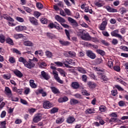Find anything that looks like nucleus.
<instances>
[{
    "instance_id": "nucleus-16",
    "label": "nucleus",
    "mask_w": 128,
    "mask_h": 128,
    "mask_svg": "<svg viewBox=\"0 0 128 128\" xmlns=\"http://www.w3.org/2000/svg\"><path fill=\"white\" fill-rule=\"evenodd\" d=\"M29 20L31 22V24H34V26H38V20L34 18V17H29Z\"/></svg>"
},
{
    "instance_id": "nucleus-28",
    "label": "nucleus",
    "mask_w": 128,
    "mask_h": 128,
    "mask_svg": "<svg viewBox=\"0 0 128 128\" xmlns=\"http://www.w3.org/2000/svg\"><path fill=\"white\" fill-rule=\"evenodd\" d=\"M30 84L32 88H36V84H35L34 80H30Z\"/></svg>"
},
{
    "instance_id": "nucleus-45",
    "label": "nucleus",
    "mask_w": 128,
    "mask_h": 128,
    "mask_svg": "<svg viewBox=\"0 0 128 128\" xmlns=\"http://www.w3.org/2000/svg\"><path fill=\"white\" fill-rule=\"evenodd\" d=\"M16 20L17 22H24V18L20 16H16Z\"/></svg>"
},
{
    "instance_id": "nucleus-19",
    "label": "nucleus",
    "mask_w": 128,
    "mask_h": 128,
    "mask_svg": "<svg viewBox=\"0 0 128 128\" xmlns=\"http://www.w3.org/2000/svg\"><path fill=\"white\" fill-rule=\"evenodd\" d=\"M77 70L79 72L80 74H86V70H84L82 67H76V68Z\"/></svg>"
},
{
    "instance_id": "nucleus-38",
    "label": "nucleus",
    "mask_w": 128,
    "mask_h": 128,
    "mask_svg": "<svg viewBox=\"0 0 128 128\" xmlns=\"http://www.w3.org/2000/svg\"><path fill=\"white\" fill-rule=\"evenodd\" d=\"M64 122V119L62 117L56 120V124H62Z\"/></svg>"
},
{
    "instance_id": "nucleus-62",
    "label": "nucleus",
    "mask_w": 128,
    "mask_h": 128,
    "mask_svg": "<svg viewBox=\"0 0 128 128\" xmlns=\"http://www.w3.org/2000/svg\"><path fill=\"white\" fill-rule=\"evenodd\" d=\"M54 64H55L57 66H64L62 62H54Z\"/></svg>"
},
{
    "instance_id": "nucleus-32",
    "label": "nucleus",
    "mask_w": 128,
    "mask_h": 128,
    "mask_svg": "<svg viewBox=\"0 0 128 128\" xmlns=\"http://www.w3.org/2000/svg\"><path fill=\"white\" fill-rule=\"evenodd\" d=\"M99 110L102 112H104L106 110V108L104 105H101L99 106Z\"/></svg>"
},
{
    "instance_id": "nucleus-15",
    "label": "nucleus",
    "mask_w": 128,
    "mask_h": 128,
    "mask_svg": "<svg viewBox=\"0 0 128 128\" xmlns=\"http://www.w3.org/2000/svg\"><path fill=\"white\" fill-rule=\"evenodd\" d=\"M104 8L106 9V10H108V12H118V10L116 9L112 8L110 7V6H105Z\"/></svg>"
},
{
    "instance_id": "nucleus-60",
    "label": "nucleus",
    "mask_w": 128,
    "mask_h": 128,
    "mask_svg": "<svg viewBox=\"0 0 128 128\" xmlns=\"http://www.w3.org/2000/svg\"><path fill=\"white\" fill-rule=\"evenodd\" d=\"M36 6H37L38 8H39L40 10H42V8H44V6H42V4L40 2H38L36 4Z\"/></svg>"
},
{
    "instance_id": "nucleus-37",
    "label": "nucleus",
    "mask_w": 128,
    "mask_h": 128,
    "mask_svg": "<svg viewBox=\"0 0 128 128\" xmlns=\"http://www.w3.org/2000/svg\"><path fill=\"white\" fill-rule=\"evenodd\" d=\"M80 102L77 100L72 98L70 100V104H76Z\"/></svg>"
},
{
    "instance_id": "nucleus-58",
    "label": "nucleus",
    "mask_w": 128,
    "mask_h": 128,
    "mask_svg": "<svg viewBox=\"0 0 128 128\" xmlns=\"http://www.w3.org/2000/svg\"><path fill=\"white\" fill-rule=\"evenodd\" d=\"M120 50H124V52H128V48L126 46H122L120 47Z\"/></svg>"
},
{
    "instance_id": "nucleus-11",
    "label": "nucleus",
    "mask_w": 128,
    "mask_h": 128,
    "mask_svg": "<svg viewBox=\"0 0 128 128\" xmlns=\"http://www.w3.org/2000/svg\"><path fill=\"white\" fill-rule=\"evenodd\" d=\"M52 103H50L48 101H45L43 103L44 108L48 109V108H52Z\"/></svg>"
},
{
    "instance_id": "nucleus-2",
    "label": "nucleus",
    "mask_w": 128,
    "mask_h": 128,
    "mask_svg": "<svg viewBox=\"0 0 128 128\" xmlns=\"http://www.w3.org/2000/svg\"><path fill=\"white\" fill-rule=\"evenodd\" d=\"M54 18L55 20H57V22L60 24L63 28H70V26L64 24V22H66V20H64V18L60 17V16L58 15H56L54 16Z\"/></svg>"
},
{
    "instance_id": "nucleus-48",
    "label": "nucleus",
    "mask_w": 128,
    "mask_h": 128,
    "mask_svg": "<svg viewBox=\"0 0 128 128\" xmlns=\"http://www.w3.org/2000/svg\"><path fill=\"white\" fill-rule=\"evenodd\" d=\"M68 54L71 58H75L76 56V52L72 51L68 52Z\"/></svg>"
},
{
    "instance_id": "nucleus-63",
    "label": "nucleus",
    "mask_w": 128,
    "mask_h": 128,
    "mask_svg": "<svg viewBox=\"0 0 128 128\" xmlns=\"http://www.w3.org/2000/svg\"><path fill=\"white\" fill-rule=\"evenodd\" d=\"M60 14L62 16H66V14L64 11L62 10V9H60Z\"/></svg>"
},
{
    "instance_id": "nucleus-25",
    "label": "nucleus",
    "mask_w": 128,
    "mask_h": 128,
    "mask_svg": "<svg viewBox=\"0 0 128 128\" xmlns=\"http://www.w3.org/2000/svg\"><path fill=\"white\" fill-rule=\"evenodd\" d=\"M59 42H60V44H62V46H70V42H69L68 41H64L63 40H60L59 41Z\"/></svg>"
},
{
    "instance_id": "nucleus-30",
    "label": "nucleus",
    "mask_w": 128,
    "mask_h": 128,
    "mask_svg": "<svg viewBox=\"0 0 128 128\" xmlns=\"http://www.w3.org/2000/svg\"><path fill=\"white\" fill-rule=\"evenodd\" d=\"M115 80L118 82H120V84H123V86H126V82L122 80V79L116 77L115 78Z\"/></svg>"
},
{
    "instance_id": "nucleus-27",
    "label": "nucleus",
    "mask_w": 128,
    "mask_h": 128,
    "mask_svg": "<svg viewBox=\"0 0 128 128\" xmlns=\"http://www.w3.org/2000/svg\"><path fill=\"white\" fill-rule=\"evenodd\" d=\"M14 38H15V40H18V38H24V35H22V34H14Z\"/></svg>"
},
{
    "instance_id": "nucleus-40",
    "label": "nucleus",
    "mask_w": 128,
    "mask_h": 128,
    "mask_svg": "<svg viewBox=\"0 0 128 128\" xmlns=\"http://www.w3.org/2000/svg\"><path fill=\"white\" fill-rule=\"evenodd\" d=\"M6 42L7 44H11V46H14V41L12 40L10 38H7L6 39Z\"/></svg>"
},
{
    "instance_id": "nucleus-14",
    "label": "nucleus",
    "mask_w": 128,
    "mask_h": 128,
    "mask_svg": "<svg viewBox=\"0 0 128 128\" xmlns=\"http://www.w3.org/2000/svg\"><path fill=\"white\" fill-rule=\"evenodd\" d=\"M64 64H70L71 66L76 65V62H74V60L70 58H66L65 60V62H64Z\"/></svg>"
},
{
    "instance_id": "nucleus-59",
    "label": "nucleus",
    "mask_w": 128,
    "mask_h": 128,
    "mask_svg": "<svg viewBox=\"0 0 128 128\" xmlns=\"http://www.w3.org/2000/svg\"><path fill=\"white\" fill-rule=\"evenodd\" d=\"M126 28H121L120 30V32L122 34H124L126 32Z\"/></svg>"
},
{
    "instance_id": "nucleus-17",
    "label": "nucleus",
    "mask_w": 128,
    "mask_h": 128,
    "mask_svg": "<svg viewBox=\"0 0 128 128\" xmlns=\"http://www.w3.org/2000/svg\"><path fill=\"white\" fill-rule=\"evenodd\" d=\"M23 44L26 46H34V43L30 40H25L24 41Z\"/></svg>"
},
{
    "instance_id": "nucleus-42",
    "label": "nucleus",
    "mask_w": 128,
    "mask_h": 128,
    "mask_svg": "<svg viewBox=\"0 0 128 128\" xmlns=\"http://www.w3.org/2000/svg\"><path fill=\"white\" fill-rule=\"evenodd\" d=\"M4 18H5V20H6L8 22H14V18H12V17L10 16H5L4 17Z\"/></svg>"
},
{
    "instance_id": "nucleus-54",
    "label": "nucleus",
    "mask_w": 128,
    "mask_h": 128,
    "mask_svg": "<svg viewBox=\"0 0 128 128\" xmlns=\"http://www.w3.org/2000/svg\"><path fill=\"white\" fill-rule=\"evenodd\" d=\"M9 62L10 64H14L16 62V59L14 57H10Z\"/></svg>"
},
{
    "instance_id": "nucleus-41",
    "label": "nucleus",
    "mask_w": 128,
    "mask_h": 128,
    "mask_svg": "<svg viewBox=\"0 0 128 128\" xmlns=\"http://www.w3.org/2000/svg\"><path fill=\"white\" fill-rule=\"evenodd\" d=\"M55 25H54V28H56V30H62V26H60V24H58V23L56 22H54Z\"/></svg>"
},
{
    "instance_id": "nucleus-13",
    "label": "nucleus",
    "mask_w": 128,
    "mask_h": 128,
    "mask_svg": "<svg viewBox=\"0 0 128 128\" xmlns=\"http://www.w3.org/2000/svg\"><path fill=\"white\" fill-rule=\"evenodd\" d=\"M26 30V26H18L15 28V30L16 32H22V30Z\"/></svg>"
},
{
    "instance_id": "nucleus-21",
    "label": "nucleus",
    "mask_w": 128,
    "mask_h": 128,
    "mask_svg": "<svg viewBox=\"0 0 128 128\" xmlns=\"http://www.w3.org/2000/svg\"><path fill=\"white\" fill-rule=\"evenodd\" d=\"M88 86L90 88H95L96 86V84L92 82H88Z\"/></svg>"
},
{
    "instance_id": "nucleus-44",
    "label": "nucleus",
    "mask_w": 128,
    "mask_h": 128,
    "mask_svg": "<svg viewBox=\"0 0 128 128\" xmlns=\"http://www.w3.org/2000/svg\"><path fill=\"white\" fill-rule=\"evenodd\" d=\"M5 41L6 37L4 36L2 34H0V42H1L2 44H4Z\"/></svg>"
},
{
    "instance_id": "nucleus-52",
    "label": "nucleus",
    "mask_w": 128,
    "mask_h": 128,
    "mask_svg": "<svg viewBox=\"0 0 128 128\" xmlns=\"http://www.w3.org/2000/svg\"><path fill=\"white\" fill-rule=\"evenodd\" d=\"M96 52L98 54H100L101 56H104L106 53L104 52V51L100 50H96Z\"/></svg>"
},
{
    "instance_id": "nucleus-39",
    "label": "nucleus",
    "mask_w": 128,
    "mask_h": 128,
    "mask_svg": "<svg viewBox=\"0 0 128 128\" xmlns=\"http://www.w3.org/2000/svg\"><path fill=\"white\" fill-rule=\"evenodd\" d=\"M2 78H4V80H10L12 78V76H10V74H4L2 76Z\"/></svg>"
},
{
    "instance_id": "nucleus-46",
    "label": "nucleus",
    "mask_w": 128,
    "mask_h": 128,
    "mask_svg": "<svg viewBox=\"0 0 128 128\" xmlns=\"http://www.w3.org/2000/svg\"><path fill=\"white\" fill-rule=\"evenodd\" d=\"M6 121L0 122V128H6Z\"/></svg>"
},
{
    "instance_id": "nucleus-24",
    "label": "nucleus",
    "mask_w": 128,
    "mask_h": 128,
    "mask_svg": "<svg viewBox=\"0 0 128 128\" xmlns=\"http://www.w3.org/2000/svg\"><path fill=\"white\" fill-rule=\"evenodd\" d=\"M76 120V119L73 116H70L68 117L66 120V122L68 124H72L74 121Z\"/></svg>"
},
{
    "instance_id": "nucleus-29",
    "label": "nucleus",
    "mask_w": 128,
    "mask_h": 128,
    "mask_svg": "<svg viewBox=\"0 0 128 128\" xmlns=\"http://www.w3.org/2000/svg\"><path fill=\"white\" fill-rule=\"evenodd\" d=\"M68 98L66 96L61 98L58 99L59 102H68Z\"/></svg>"
},
{
    "instance_id": "nucleus-1",
    "label": "nucleus",
    "mask_w": 128,
    "mask_h": 128,
    "mask_svg": "<svg viewBox=\"0 0 128 128\" xmlns=\"http://www.w3.org/2000/svg\"><path fill=\"white\" fill-rule=\"evenodd\" d=\"M50 68H51V70H53L52 74L54 76V78L56 80V82H59V84H64V81L60 80V78L58 77V72L56 70V68L54 66V64L52 63L50 64Z\"/></svg>"
},
{
    "instance_id": "nucleus-12",
    "label": "nucleus",
    "mask_w": 128,
    "mask_h": 128,
    "mask_svg": "<svg viewBox=\"0 0 128 128\" xmlns=\"http://www.w3.org/2000/svg\"><path fill=\"white\" fill-rule=\"evenodd\" d=\"M81 38L84 40H91L90 36L88 33L83 34L81 36Z\"/></svg>"
},
{
    "instance_id": "nucleus-36",
    "label": "nucleus",
    "mask_w": 128,
    "mask_h": 128,
    "mask_svg": "<svg viewBox=\"0 0 128 128\" xmlns=\"http://www.w3.org/2000/svg\"><path fill=\"white\" fill-rule=\"evenodd\" d=\"M18 60L20 62H22L24 65L25 64L26 62V60L23 57L19 58Z\"/></svg>"
},
{
    "instance_id": "nucleus-5",
    "label": "nucleus",
    "mask_w": 128,
    "mask_h": 128,
    "mask_svg": "<svg viewBox=\"0 0 128 128\" xmlns=\"http://www.w3.org/2000/svg\"><path fill=\"white\" fill-rule=\"evenodd\" d=\"M86 54L88 58H90L92 60H94L96 58V54L92 52V51L88 50L86 52Z\"/></svg>"
},
{
    "instance_id": "nucleus-53",
    "label": "nucleus",
    "mask_w": 128,
    "mask_h": 128,
    "mask_svg": "<svg viewBox=\"0 0 128 128\" xmlns=\"http://www.w3.org/2000/svg\"><path fill=\"white\" fill-rule=\"evenodd\" d=\"M74 96L76 98H78L79 100H80V99L82 98V95H80V94L78 93L74 94Z\"/></svg>"
},
{
    "instance_id": "nucleus-61",
    "label": "nucleus",
    "mask_w": 128,
    "mask_h": 128,
    "mask_svg": "<svg viewBox=\"0 0 128 128\" xmlns=\"http://www.w3.org/2000/svg\"><path fill=\"white\" fill-rule=\"evenodd\" d=\"M23 8L26 12H32V10L30 8H29L26 7L24 6H23Z\"/></svg>"
},
{
    "instance_id": "nucleus-23",
    "label": "nucleus",
    "mask_w": 128,
    "mask_h": 128,
    "mask_svg": "<svg viewBox=\"0 0 128 128\" xmlns=\"http://www.w3.org/2000/svg\"><path fill=\"white\" fill-rule=\"evenodd\" d=\"M41 74L44 78L45 80H48V78H50V76H48V73L44 71H42L41 72Z\"/></svg>"
},
{
    "instance_id": "nucleus-18",
    "label": "nucleus",
    "mask_w": 128,
    "mask_h": 128,
    "mask_svg": "<svg viewBox=\"0 0 128 128\" xmlns=\"http://www.w3.org/2000/svg\"><path fill=\"white\" fill-rule=\"evenodd\" d=\"M14 74H16V76H18V78H22V72H20V71L18 70H14Z\"/></svg>"
},
{
    "instance_id": "nucleus-55",
    "label": "nucleus",
    "mask_w": 128,
    "mask_h": 128,
    "mask_svg": "<svg viewBox=\"0 0 128 128\" xmlns=\"http://www.w3.org/2000/svg\"><path fill=\"white\" fill-rule=\"evenodd\" d=\"M82 94H83V96H90V94L88 93V91L86 90H82Z\"/></svg>"
},
{
    "instance_id": "nucleus-51",
    "label": "nucleus",
    "mask_w": 128,
    "mask_h": 128,
    "mask_svg": "<svg viewBox=\"0 0 128 128\" xmlns=\"http://www.w3.org/2000/svg\"><path fill=\"white\" fill-rule=\"evenodd\" d=\"M40 20L42 24H48V19H46V18H42Z\"/></svg>"
},
{
    "instance_id": "nucleus-49",
    "label": "nucleus",
    "mask_w": 128,
    "mask_h": 128,
    "mask_svg": "<svg viewBox=\"0 0 128 128\" xmlns=\"http://www.w3.org/2000/svg\"><path fill=\"white\" fill-rule=\"evenodd\" d=\"M58 70L62 76H66V72L62 68H58Z\"/></svg>"
},
{
    "instance_id": "nucleus-43",
    "label": "nucleus",
    "mask_w": 128,
    "mask_h": 128,
    "mask_svg": "<svg viewBox=\"0 0 128 128\" xmlns=\"http://www.w3.org/2000/svg\"><path fill=\"white\" fill-rule=\"evenodd\" d=\"M128 12V10L124 8H122L120 9V14L122 15L126 14Z\"/></svg>"
},
{
    "instance_id": "nucleus-64",
    "label": "nucleus",
    "mask_w": 128,
    "mask_h": 128,
    "mask_svg": "<svg viewBox=\"0 0 128 128\" xmlns=\"http://www.w3.org/2000/svg\"><path fill=\"white\" fill-rule=\"evenodd\" d=\"M47 36H48V38H55L56 36H54V35L52 34L48 33Z\"/></svg>"
},
{
    "instance_id": "nucleus-50",
    "label": "nucleus",
    "mask_w": 128,
    "mask_h": 128,
    "mask_svg": "<svg viewBox=\"0 0 128 128\" xmlns=\"http://www.w3.org/2000/svg\"><path fill=\"white\" fill-rule=\"evenodd\" d=\"M41 14H42L38 12H35L34 13V16H35V18H40V16Z\"/></svg>"
},
{
    "instance_id": "nucleus-26",
    "label": "nucleus",
    "mask_w": 128,
    "mask_h": 128,
    "mask_svg": "<svg viewBox=\"0 0 128 128\" xmlns=\"http://www.w3.org/2000/svg\"><path fill=\"white\" fill-rule=\"evenodd\" d=\"M50 88H51L52 91L54 94H60V90H58V89L56 88L54 86H51L50 87Z\"/></svg>"
},
{
    "instance_id": "nucleus-57",
    "label": "nucleus",
    "mask_w": 128,
    "mask_h": 128,
    "mask_svg": "<svg viewBox=\"0 0 128 128\" xmlns=\"http://www.w3.org/2000/svg\"><path fill=\"white\" fill-rule=\"evenodd\" d=\"M114 70H116V72H120V68L118 66H115L114 67Z\"/></svg>"
},
{
    "instance_id": "nucleus-35",
    "label": "nucleus",
    "mask_w": 128,
    "mask_h": 128,
    "mask_svg": "<svg viewBox=\"0 0 128 128\" xmlns=\"http://www.w3.org/2000/svg\"><path fill=\"white\" fill-rule=\"evenodd\" d=\"M85 112L86 114H94V108H88L86 110Z\"/></svg>"
},
{
    "instance_id": "nucleus-8",
    "label": "nucleus",
    "mask_w": 128,
    "mask_h": 128,
    "mask_svg": "<svg viewBox=\"0 0 128 128\" xmlns=\"http://www.w3.org/2000/svg\"><path fill=\"white\" fill-rule=\"evenodd\" d=\"M107 25H108V22H106V20H104L98 26V28L99 30H104L106 28Z\"/></svg>"
},
{
    "instance_id": "nucleus-34",
    "label": "nucleus",
    "mask_w": 128,
    "mask_h": 128,
    "mask_svg": "<svg viewBox=\"0 0 128 128\" xmlns=\"http://www.w3.org/2000/svg\"><path fill=\"white\" fill-rule=\"evenodd\" d=\"M114 62V60H112V59H110L108 62V66L110 68H112L114 66V62Z\"/></svg>"
},
{
    "instance_id": "nucleus-3",
    "label": "nucleus",
    "mask_w": 128,
    "mask_h": 128,
    "mask_svg": "<svg viewBox=\"0 0 128 128\" xmlns=\"http://www.w3.org/2000/svg\"><path fill=\"white\" fill-rule=\"evenodd\" d=\"M120 30H114L111 32V36H115V38H118L121 42H122V40H124V37L118 34Z\"/></svg>"
},
{
    "instance_id": "nucleus-4",
    "label": "nucleus",
    "mask_w": 128,
    "mask_h": 128,
    "mask_svg": "<svg viewBox=\"0 0 128 128\" xmlns=\"http://www.w3.org/2000/svg\"><path fill=\"white\" fill-rule=\"evenodd\" d=\"M24 66L26 68H27L32 70V68L36 66V64L31 61H26Z\"/></svg>"
},
{
    "instance_id": "nucleus-7",
    "label": "nucleus",
    "mask_w": 128,
    "mask_h": 128,
    "mask_svg": "<svg viewBox=\"0 0 128 128\" xmlns=\"http://www.w3.org/2000/svg\"><path fill=\"white\" fill-rule=\"evenodd\" d=\"M68 21L70 24H71V25L73 26V28H76L78 24V22L72 18L70 17L68 18Z\"/></svg>"
},
{
    "instance_id": "nucleus-33",
    "label": "nucleus",
    "mask_w": 128,
    "mask_h": 128,
    "mask_svg": "<svg viewBox=\"0 0 128 128\" xmlns=\"http://www.w3.org/2000/svg\"><path fill=\"white\" fill-rule=\"evenodd\" d=\"M45 54L47 58H52V52L47 50L45 52Z\"/></svg>"
},
{
    "instance_id": "nucleus-31",
    "label": "nucleus",
    "mask_w": 128,
    "mask_h": 128,
    "mask_svg": "<svg viewBox=\"0 0 128 128\" xmlns=\"http://www.w3.org/2000/svg\"><path fill=\"white\" fill-rule=\"evenodd\" d=\"M34 54H36V56L39 54V56H44V52L42 50H36L34 52Z\"/></svg>"
},
{
    "instance_id": "nucleus-56",
    "label": "nucleus",
    "mask_w": 128,
    "mask_h": 128,
    "mask_svg": "<svg viewBox=\"0 0 128 128\" xmlns=\"http://www.w3.org/2000/svg\"><path fill=\"white\" fill-rule=\"evenodd\" d=\"M30 90L29 88H25L24 94H30Z\"/></svg>"
},
{
    "instance_id": "nucleus-20",
    "label": "nucleus",
    "mask_w": 128,
    "mask_h": 128,
    "mask_svg": "<svg viewBox=\"0 0 128 128\" xmlns=\"http://www.w3.org/2000/svg\"><path fill=\"white\" fill-rule=\"evenodd\" d=\"M72 87L74 90H78L80 88V84L78 82H73L72 83Z\"/></svg>"
},
{
    "instance_id": "nucleus-47",
    "label": "nucleus",
    "mask_w": 128,
    "mask_h": 128,
    "mask_svg": "<svg viewBox=\"0 0 128 128\" xmlns=\"http://www.w3.org/2000/svg\"><path fill=\"white\" fill-rule=\"evenodd\" d=\"M58 112V108H54L50 110V114H56V112Z\"/></svg>"
},
{
    "instance_id": "nucleus-10",
    "label": "nucleus",
    "mask_w": 128,
    "mask_h": 128,
    "mask_svg": "<svg viewBox=\"0 0 128 128\" xmlns=\"http://www.w3.org/2000/svg\"><path fill=\"white\" fill-rule=\"evenodd\" d=\"M42 120V115L40 114H37L34 116L33 118L34 122L36 123Z\"/></svg>"
},
{
    "instance_id": "nucleus-22",
    "label": "nucleus",
    "mask_w": 128,
    "mask_h": 128,
    "mask_svg": "<svg viewBox=\"0 0 128 128\" xmlns=\"http://www.w3.org/2000/svg\"><path fill=\"white\" fill-rule=\"evenodd\" d=\"M98 78L102 80L103 82H108V77L104 74H99Z\"/></svg>"
},
{
    "instance_id": "nucleus-6",
    "label": "nucleus",
    "mask_w": 128,
    "mask_h": 128,
    "mask_svg": "<svg viewBox=\"0 0 128 128\" xmlns=\"http://www.w3.org/2000/svg\"><path fill=\"white\" fill-rule=\"evenodd\" d=\"M94 4L97 8H102L105 4L104 1L102 0H96Z\"/></svg>"
},
{
    "instance_id": "nucleus-9",
    "label": "nucleus",
    "mask_w": 128,
    "mask_h": 128,
    "mask_svg": "<svg viewBox=\"0 0 128 128\" xmlns=\"http://www.w3.org/2000/svg\"><path fill=\"white\" fill-rule=\"evenodd\" d=\"M4 94L7 95L8 98H12V90L8 87H5Z\"/></svg>"
}]
</instances>
